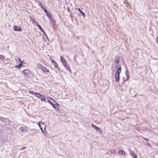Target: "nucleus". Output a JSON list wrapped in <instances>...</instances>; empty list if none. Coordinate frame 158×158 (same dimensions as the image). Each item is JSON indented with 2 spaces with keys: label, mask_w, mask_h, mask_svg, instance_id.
<instances>
[{
  "label": "nucleus",
  "mask_w": 158,
  "mask_h": 158,
  "mask_svg": "<svg viewBox=\"0 0 158 158\" xmlns=\"http://www.w3.org/2000/svg\"><path fill=\"white\" fill-rule=\"evenodd\" d=\"M47 99L54 108L59 109V106L54 99L48 97H47Z\"/></svg>",
  "instance_id": "nucleus-1"
},
{
  "label": "nucleus",
  "mask_w": 158,
  "mask_h": 158,
  "mask_svg": "<svg viewBox=\"0 0 158 158\" xmlns=\"http://www.w3.org/2000/svg\"><path fill=\"white\" fill-rule=\"evenodd\" d=\"M39 125L40 127L42 133L44 134L46 128V126L45 124L43 123L40 122L39 123Z\"/></svg>",
  "instance_id": "nucleus-2"
},
{
  "label": "nucleus",
  "mask_w": 158,
  "mask_h": 158,
  "mask_svg": "<svg viewBox=\"0 0 158 158\" xmlns=\"http://www.w3.org/2000/svg\"><path fill=\"white\" fill-rule=\"evenodd\" d=\"M61 61L63 65L66 69H67V62L65 59L63 58L62 56H60Z\"/></svg>",
  "instance_id": "nucleus-3"
},
{
  "label": "nucleus",
  "mask_w": 158,
  "mask_h": 158,
  "mask_svg": "<svg viewBox=\"0 0 158 158\" xmlns=\"http://www.w3.org/2000/svg\"><path fill=\"white\" fill-rule=\"evenodd\" d=\"M91 126L92 127L94 128L96 130L98 131L100 133H102V131L100 129V128L98 127H97L96 126L94 125V124H92L91 125Z\"/></svg>",
  "instance_id": "nucleus-4"
},
{
  "label": "nucleus",
  "mask_w": 158,
  "mask_h": 158,
  "mask_svg": "<svg viewBox=\"0 0 158 158\" xmlns=\"http://www.w3.org/2000/svg\"><path fill=\"white\" fill-rule=\"evenodd\" d=\"M23 72L24 76L26 77H28V75L30 73V72L28 69L24 70L23 71Z\"/></svg>",
  "instance_id": "nucleus-5"
},
{
  "label": "nucleus",
  "mask_w": 158,
  "mask_h": 158,
  "mask_svg": "<svg viewBox=\"0 0 158 158\" xmlns=\"http://www.w3.org/2000/svg\"><path fill=\"white\" fill-rule=\"evenodd\" d=\"M117 70L115 71V74L119 75H120V73L121 71L122 68L121 66H119L117 68Z\"/></svg>",
  "instance_id": "nucleus-6"
},
{
  "label": "nucleus",
  "mask_w": 158,
  "mask_h": 158,
  "mask_svg": "<svg viewBox=\"0 0 158 158\" xmlns=\"http://www.w3.org/2000/svg\"><path fill=\"white\" fill-rule=\"evenodd\" d=\"M50 59H51L52 63L53 64L54 67L55 68H56L58 66V64L57 63H56V62L54 60L52 59H51L50 58Z\"/></svg>",
  "instance_id": "nucleus-7"
},
{
  "label": "nucleus",
  "mask_w": 158,
  "mask_h": 158,
  "mask_svg": "<svg viewBox=\"0 0 158 158\" xmlns=\"http://www.w3.org/2000/svg\"><path fill=\"white\" fill-rule=\"evenodd\" d=\"M119 76L115 74V79L116 81L118 82L119 81Z\"/></svg>",
  "instance_id": "nucleus-8"
},
{
  "label": "nucleus",
  "mask_w": 158,
  "mask_h": 158,
  "mask_svg": "<svg viewBox=\"0 0 158 158\" xmlns=\"http://www.w3.org/2000/svg\"><path fill=\"white\" fill-rule=\"evenodd\" d=\"M3 122L4 125H6L9 124V121L8 119H4Z\"/></svg>",
  "instance_id": "nucleus-9"
},
{
  "label": "nucleus",
  "mask_w": 158,
  "mask_h": 158,
  "mask_svg": "<svg viewBox=\"0 0 158 158\" xmlns=\"http://www.w3.org/2000/svg\"><path fill=\"white\" fill-rule=\"evenodd\" d=\"M14 30L15 31H21V29L19 27V28H18L17 26L16 25H14Z\"/></svg>",
  "instance_id": "nucleus-10"
},
{
  "label": "nucleus",
  "mask_w": 158,
  "mask_h": 158,
  "mask_svg": "<svg viewBox=\"0 0 158 158\" xmlns=\"http://www.w3.org/2000/svg\"><path fill=\"white\" fill-rule=\"evenodd\" d=\"M76 9V10H78L79 11V12H80V13H81V14H82V15L83 16V17H85V13H84L83 12H82L81 10V9H80V8H78V9H77L76 8H75Z\"/></svg>",
  "instance_id": "nucleus-11"
},
{
  "label": "nucleus",
  "mask_w": 158,
  "mask_h": 158,
  "mask_svg": "<svg viewBox=\"0 0 158 158\" xmlns=\"http://www.w3.org/2000/svg\"><path fill=\"white\" fill-rule=\"evenodd\" d=\"M40 98L41 99V100L42 101H45L46 100V98L45 96L43 95H41V96Z\"/></svg>",
  "instance_id": "nucleus-12"
},
{
  "label": "nucleus",
  "mask_w": 158,
  "mask_h": 158,
  "mask_svg": "<svg viewBox=\"0 0 158 158\" xmlns=\"http://www.w3.org/2000/svg\"><path fill=\"white\" fill-rule=\"evenodd\" d=\"M19 130L22 132H24L25 131H26L25 130V127H21L19 128Z\"/></svg>",
  "instance_id": "nucleus-13"
},
{
  "label": "nucleus",
  "mask_w": 158,
  "mask_h": 158,
  "mask_svg": "<svg viewBox=\"0 0 158 158\" xmlns=\"http://www.w3.org/2000/svg\"><path fill=\"white\" fill-rule=\"evenodd\" d=\"M41 70L44 73L46 71L48 72H49V71L47 70V68L45 67H44Z\"/></svg>",
  "instance_id": "nucleus-14"
},
{
  "label": "nucleus",
  "mask_w": 158,
  "mask_h": 158,
  "mask_svg": "<svg viewBox=\"0 0 158 158\" xmlns=\"http://www.w3.org/2000/svg\"><path fill=\"white\" fill-rule=\"evenodd\" d=\"M118 152L122 155H124L125 154V152H124V151L121 149H120L119 150Z\"/></svg>",
  "instance_id": "nucleus-15"
},
{
  "label": "nucleus",
  "mask_w": 158,
  "mask_h": 158,
  "mask_svg": "<svg viewBox=\"0 0 158 158\" xmlns=\"http://www.w3.org/2000/svg\"><path fill=\"white\" fill-rule=\"evenodd\" d=\"M37 66L39 69H42L44 67L41 64H37Z\"/></svg>",
  "instance_id": "nucleus-16"
},
{
  "label": "nucleus",
  "mask_w": 158,
  "mask_h": 158,
  "mask_svg": "<svg viewBox=\"0 0 158 158\" xmlns=\"http://www.w3.org/2000/svg\"><path fill=\"white\" fill-rule=\"evenodd\" d=\"M35 96L36 97L40 98V97L41 96V94H40V93H35Z\"/></svg>",
  "instance_id": "nucleus-17"
},
{
  "label": "nucleus",
  "mask_w": 158,
  "mask_h": 158,
  "mask_svg": "<svg viewBox=\"0 0 158 158\" xmlns=\"http://www.w3.org/2000/svg\"><path fill=\"white\" fill-rule=\"evenodd\" d=\"M22 66V63H19L18 65H15V68H17L19 69Z\"/></svg>",
  "instance_id": "nucleus-18"
},
{
  "label": "nucleus",
  "mask_w": 158,
  "mask_h": 158,
  "mask_svg": "<svg viewBox=\"0 0 158 158\" xmlns=\"http://www.w3.org/2000/svg\"><path fill=\"white\" fill-rule=\"evenodd\" d=\"M36 25L39 27V28H40V29L41 30V31L42 32H44V30L42 29V27H41L40 26V25H39L38 24H37Z\"/></svg>",
  "instance_id": "nucleus-19"
},
{
  "label": "nucleus",
  "mask_w": 158,
  "mask_h": 158,
  "mask_svg": "<svg viewBox=\"0 0 158 158\" xmlns=\"http://www.w3.org/2000/svg\"><path fill=\"white\" fill-rule=\"evenodd\" d=\"M132 156L134 158H137L136 154L133 152L132 153Z\"/></svg>",
  "instance_id": "nucleus-20"
},
{
  "label": "nucleus",
  "mask_w": 158,
  "mask_h": 158,
  "mask_svg": "<svg viewBox=\"0 0 158 158\" xmlns=\"http://www.w3.org/2000/svg\"><path fill=\"white\" fill-rule=\"evenodd\" d=\"M28 92L30 94H32L34 95H35V92H33L32 91H29Z\"/></svg>",
  "instance_id": "nucleus-21"
},
{
  "label": "nucleus",
  "mask_w": 158,
  "mask_h": 158,
  "mask_svg": "<svg viewBox=\"0 0 158 158\" xmlns=\"http://www.w3.org/2000/svg\"><path fill=\"white\" fill-rule=\"evenodd\" d=\"M116 152V151L115 149H113L110 151V152L111 153L114 154Z\"/></svg>",
  "instance_id": "nucleus-22"
},
{
  "label": "nucleus",
  "mask_w": 158,
  "mask_h": 158,
  "mask_svg": "<svg viewBox=\"0 0 158 158\" xmlns=\"http://www.w3.org/2000/svg\"><path fill=\"white\" fill-rule=\"evenodd\" d=\"M4 57L3 56L0 55V59L2 60L4 59Z\"/></svg>",
  "instance_id": "nucleus-23"
},
{
  "label": "nucleus",
  "mask_w": 158,
  "mask_h": 158,
  "mask_svg": "<svg viewBox=\"0 0 158 158\" xmlns=\"http://www.w3.org/2000/svg\"><path fill=\"white\" fill-rule=\"evenodd\" d=\"M43 10L44 11L46 15H47V13H48V12L47 11L46 9L44 8H43Z\"/></svg>",
  "instance_id": "nucleus-24"
},
{
  "label": "nucleus",
  "mask_w": 158,
  "mask_h": 158,
  "mask_svg": "<svg viewBox=\"0 0 158 158\" xmlns=\"http://www.w3.org/2000/svg\"><path fill=\"white\" fill-rule=\"evenodd\" d=\"M115 63H116L117 64H118L119 62V60H116L115 61Z\"/></svg>",
  "instance_id": "nucleus-25"
},
{
  "label": "nucleus",
  "mask_w": 158,
  "mask_h": 158,
  "mask_svg": "<svg viewBox=\"0 0 158 158\" xmlns=\"http://www.w3.org/2000/svg\"><path fill=\"white\" fill-rule=\"evenodd\" d=\"M18 59L19 61H20L21 62V63H22L23 62V61H22L21 60L20 58L19 57L18 58Z\"/></svg>",
  "instance_id": "nucleus-26"
},
{
  "label": "nucleus",
  "mask_w": 158,
  "mask_h": 158,
  "mask_svg": "<svg viewBox=\"0 0 158 158\" xmlns=\"http://www.w3.org/2000/svg\"><path fill=\"white\" fill-rule=\"evenodd\" d=\"M69 69L70 71H71V70L70 69V67H69V66H67V69Z\"/></svg>",
  "instance_id": "nucleus-27"
},
{
  "label": "nucleus",
  "mask_w": 158,
  "mask_h": 158,
  "mask_svg": "<svg viewBox=\"0 0 158 158\" xmlns=\"http://www.w3.org/2000/svg\"><path fill=\"white\" fill-rule=\"evenodd\" d=\"M125 74H126V76H128V72L127 71H126L125 72Z\"/></svg>",
  "instance_id": "nucleus-28"
},
{
  "label": "nucleus",
  "mask_w": 158,
  "mask_h": 158,
  "mask_svg": "<svg viewBox=\"0 0 158 158\" xmlns=\"http://www.w3.org/2000/svg\"><path fill=\"white\" fill-rule=\"evenodd\" d=\"M156 41L157 43L158 44V36L156 38Z\"/></svg>",
  "instance_id": "nucleus-29"
},
{
  "label": "nucleus",
  "mask_w": 158,
  "mask_h": 158,
  "mask_svg": "<svg viewBox=\"0 0 158 158\" xmlns=\"http://www.w3.org/2000/svg\"><path fill=\"white\" fill-rule=\"evenodd\" d=\"M43 32L44 33V35H45V36L47 37V35H46V34L45 33V32L44 31V32Z\"/></svg>",
  "instance_id": "nucleus-30"
},
{
  "label": "nucleus",
  "mask_w": 158,
  "mask_h": 158,
  "mask_svg": "<svg viewBox=\"0 0 158 158\" xmlns=\"http://www.w3.org/2000/svg\"><path fill=\"white\" fill-rule=\"evenodd\" d=\"M126 77H127V79H128L129 78V75H128V76H126Z\"/></svg>",
  "instance_id": "nucleus-31"
},
{
  "label": "nucleus",
  "mask_w": 158,
  "mask_h": 158,
  "mask_svg": "<svg viewBox=\"0 0 158 158\" xmlns=\"http://www.w3.org/2000/svg\"><path fill=\"white\" fill-rule=\"evenodd\" d=\"M41 8L43 9V8H44L43 7V6H42V5L41 4Z\"/></svg>",
  "instance_id": "nucleus-32"
},
{
  "label": "nucleus",
  "mask_w": 158,
  "mask_h": 158,
  "mask_svg": "<svg viewBox=\"0 0 158 158\" xmlns=\"http://www.w3.org/2000/svg\"><path fill=\"white\" fill-rule=\"evenodd\" d=\"M25 148H21V150H22L23 149H24Z\"/></svg>",
  "instance_id": "nucleus-33"
},
{
  "label": "nucleus",
  "mask_w": 158,
  "mask_h": 158,
  "mask_svg": "<svg viewBox=\"0 0 158 158\" xmlns=\"http://www.w3.org/2000/svg\"><path fill=\"white\" fill-rule=\"evenodd\" d=\"M48 13H47V15L48 16H50V15H48Z\"/></svg>",
  "instance_id": "nucleus-34"
}]
</instances>
